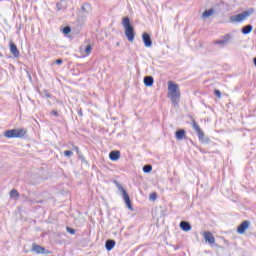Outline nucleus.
<instances>
[{"instance_id": "obj_1", "label": "nucleus", "mask_w": 256, "mask_h": 256, "mask_svg": "<svg viewBox=\"0 0 256 256\" xmlns=\"http://www.w3.org/2000/svg\"><path fill=\"white\" fill-rule=\"evenodd\" d=\"M168 97L174 107L179 105V101L181 100V90H179V85L173 82L168 83Z\"/></svg>"}, {"instance_id": "obj_2", "label": "nucleus", "mask_w": 256, "mask_h": 256, "mask_svg": "<svg viewBox=\"0 0 256 256\" xmlns=\"http://www.w3.org/2000/svg\"><path fill=\"white\" fill-rule=\"evenodd\" d=\"M122 25L125 29V36L127 37L128 41L133 43V41H135V28H133V25H131V19H129V17H124L122 19Z\"/></svg>"}, {"instance_id": "obj_3", "label": "nucleus", "mask_w": 256, "mask_h": 256, "mask_svg": "<svg viewBox=\"0 0 256 256\" xmlns=\"http://www.w3.org/2000/svg\"><path fill=\"white\" fill-rule=\"evenodd\" d=\"M255 13V9L249 8L246 11H243L240 14L230 16V23H242L245 19L251 17Z\"/></svg>"}, {"instance_id": "obj_4", "label": "nucleus", "mask_w": 256, "mask_h": 256, "mask_svg": "<svg viewBox=\"0 0 256 256\" xmlns=\"http://www.w3.org/2000/svg\"><path fill=\"white\" fill-rule=\"evenodd\" d=\"M25 135H27V130L23 128L6 130L4 132V137H6V139H21L22 137H25Z\"/></svg>"}, {"instance_id": "obj_5", "label": "nucleus", "mask_w": 256, "mask_h": 256, "mask_svg": "<svg viewBox=\"0 0 256 256\" xmlns=\"http://www.w3.org/2000/svg\"><path fill=\"white\" fill-rule=\"evenodd\" d=\"M192 127L194 131H196L199 141H201V143H205V132L201 130V127H199V124L197 123V121L192 120Z\"/></svg>"}, {"instance_id": "obj_6", "label": "nucleus", "mask_w": 256, "mask_h": 256, "mask_svg": "<svg viewBox=\"0 0 256 256\" xmlns=\"http://www.w3.org/2000/svg\"><path fill=\"white\" fill-rule=\"evenodd\" d=\"M31 251H33L37 255H49V253H51L49 250L45 249V247L35 243L32 244Z\"/></svg>"}, {"instance_id": "obj_7", "label": "nucleus", "mask_w": 256, "mask_h": 256, "mask_svg": "<svg viewBox=\"0 0 256 256\" xmlns=\"http://www.w3.org/2000/svg\"><path fill=\"white\" fill-rule=\"evenodd\" d=\"M232 39H233V36H231V34H226L223 36V39L214 41V44L225 47V45H229V41H231Z\"/></svg>"}, {"instance_id": "obj_8", "label": "nucleus", "mask_w": 256, "mask_h": 256, "mask_svg": "<svg viewBox=\"0 0 256 256\" xmlns=\"http://www.w3.org/2000/svg\"><path fill=\"white\" fill-rule=\"evenodd\" d=\"M249 225H251V222L249 220H244L238 227H237V232L240 235H243L247 229H249Z\"/></svg>"}, {"instance_id": "obj_9", "label": "nucleus", "mask_w": 256, "mask_h": 256, "mask_svg": "<svg viewBox=\"0 0 256 256\" xmlns=\"http://www.w3.org/2000/svg\"><path fill=\"white\" fill-rule=\"evenodd\" d=\"M142 41L145 47H153V40H151V35H149V33L144 32L142 34Z\"/></svg>"}, {"instance_id": "obj_10", "label": "nucleus", "mask_w": 256, "mask_h": 256, "mask_svg": "<svg viewBox=\"0 0 256 256\" xmlns=\"http://www.w3.org/2000/svg\"><path fill=\"white\" fill-rule=\"evenodd\" d=\"M91 11H92L91 4H89V3H84V4L81 6L80 14H81L83 17H87V15H89V13H91Z\"/></svg>"}, {"instance_id": "obj_11", "label": "nucleus", "mask_w": 256, "mask_h": 256, "mask_svg": "<svg viewBox=\"0 0 256 256\" xmlns=\"http://www.w3.org/2000/svg\"><path fill=\"white\" fill-rule=\"evenodd\" d=\"M204 239H205L206 243H209L210 245H213V243H215V237L209 231L204 232Z\"/></svg>"}, {"instance_id": "obj_12", "label": "nucleus", "mask_w": 256, "mask_h": 256, "mask_svg": "<svg viewBox=\"0 0 256 256\" xmlns=\"http://www.w3.org/2000/svg\"><path fill=\"white\" fill-rule=\"evenodd\" d=\"M120 157H121V152H119V150L111 151L109 153V158L111 161H119Z\"/></svg>"}, {"instance_id": "obj_13", "label": "nucleus", "mask_w": 256, "mask_h": 256, "mask_svg": "<svg viewBox=\"0 0 256 256\" xmlns=\"http://www.w3.org/2000/svg\"><path fill=\"white\" fill-rule=\"evenodd\" d=\"M10 53H12L14 57H19L20 55L19 49H17V45H15L13 42H10Z\"/></svg>"}, {"instance_id": "obj_14", "label": "nucleus", "mask_w": 256, "mask_h": 256, "mask_svg": "<svg viewBox=\"0 0 256 256\" xmlns=\"http://www.w3.org/2000/svg\"><path fill=\"white\" fill-rule=\"evenodd\" d=\"M153 83H155V80L152 76H145L144 77V85L146 87H153Z\"/></svg>"}, {"instance_id": "obj_15", "label": "nucleus", "mask_w": 256, "mask_h": 256, "mask_svg": "<svg viewBox=\"0 0 256 256\" xmlns=\"http://www.w3.org/2000/svg\"><path fill=\"white\" fill-rule=\"evenodd\" d=\"M175 135L178 141H183V139H185L186 132L184 129H179L176 131Z\"/></svg>"}, {"instance_id": "obj_16", "label": "nucleus", "mask_w": 256, "mask_h": 256, "mask_svg": "<svg viewBox=\"0 0 256 256\" xmlns=\"http://www.w3.org/2000/svg\"><path fill=\"white\" fill-rule=\"evenodd\" d=\"M180 229H182V231H191V224L187 221H181L180 222Z\"/></svg>"}, {"instance_id": "obj_17", "label": "nucleus", "mask_w": 256, "mask_h": 256, "mask_svg": "<svg viewBox=\"0 0 256 256\" xmlns=\"http://www.w3.org/2000/svg\"><path fill=\"white\" fill-rule=\"evenodd\" d=\"M123 199L125 201L126 207H128L130 211H133V205L131 204V198L129 197V194H125V196H123Z\"/></svg>"}, {"instance_id": "obj_18", "label": "nucleus", "mask_w": 256, "mask_h": 256, "mask_svg": "<svg viewBox=\"0 0 256 256\" xmlns=\"http://www.w3.org/2000/svg\"><path fill=\"white\" fill-rule=\"evenodd\" d=\"M213 13H215V9H213V8L205 10L202 13V19H207V18L211 17V15H213Z\"/></svg>"}, {"instance_id": "obj_19", "label": "nucleus", "mask_w": 256, "mask_h": 256, "mask_svg": "<svg viewBox=\"0 0 256 256\" xmlns=\"http://www.w3.org/2000/svg\"><path fill=\"white\" fill-rule=\"evenodd\" d=\"M243 35H249V33H251V31H253V26L251 24H248L244 27H242L241 29Z\"/></svg>"}, {"instance_id": "obj_20", "label": "nucleus", "mask_w": 256, "mask_h": 256, "mask_svg": "<svg viewBox=\"0 0 256 256\" xmlns=\"http://www.w3.org/2000/svg\"><path fill=\"white\" fill-rule=\"evenodd\" d=\"M105 247L108 251H112V249L115 247V240H107L105 243Z\"/></svg>"}, {"instance_id": "obj_21", "label": "nucleus", "mask_w": 256, "mask_h": 256, "mask_svg": "<svg viewBox=\"0 0 256 256\" xmlns=\"http://www.w3.org/2000/svg\"><path fill=\"white\" fill-rule=\"evenodd\" d=\"M114 183H115L116 187L118 188V190L120 192H122V197H125V195H128L127 191L125 190V188H123V186L119 182L114 181Z\"/></svg>"}, {"instance_id": "obj_22", "label": "nucleus", "mask_w": 256, "mask_h": 256, "mask_svg": "<svg viewBox=\"0 0 256 256\" xmlns=\"http://www.w3.org/2000/svg\"><path fill=\"white\" fill-rule=\"evenodd\" d=\"M10 197L11 199H17L19 197V192L16 189H12L10 191Z\"/></svg>"}, {"instance_id": "obj_23", "label": "nucleus", "mask_w": 256, "mask_h": 256, "mask_svg": "<svg viewBox=\"0 0 256 256\" xmlns=\"http://www.w3.org/2000/svg\"><path fill=\"white\" fill-rule=\"evenodd\" d=\"M151 171H153V166L146 164L143 166V172L144 173H151Z\"/></svg>"}, {"instance_id": "obj_24", "label": "nucleus", "mask_w": 256, "mask_h": 256, "mask_svg": "<svg viewBox=\"0 0 256 256\" xmlns=\"http://www.w3.org/2000/svg\"><path fill=\"white\" fill-rule=\"evenodd\" d=\"M91 51H93V47L91 46V44H88L85 48L86 55H91Z\"/></svg>"}, {"instance_id": "obj_25", "label": "nucleus", "mask_w": 256, "mask_h": 256, "mask_svg": "<svg viewBox=\"0 0 256 256\" xmlns=\"http://www.w3.org/2000/svg\"><path fill=\"white\" fill-rule=\"evenodd\" d=\"M63 33H64V35H69V33H71V27L65 26L63 28Z\"/></svg>"}, {"instance_id": "obj_26", "label": "nucleus", "mask_w": 256, "mask_h": 256, "mask_svg": "<svg viewBox=\"0 0 256 256\" xmlns=\"http://www.w3.org/2000/svg\"><path fill=\"white\" fill-rule=\"evenodd\" d=\"M150 201H156L157 200V193H151L149 196Z\"/></svg>"}, {"instance_id": "obj_27", "label": "nucleus", "mask_w": 256, "mask_h": 256, "mask_svg": "<svg viewBox=\"0 0 256 256\" xmlns=\"http://www.w3.org/2000/svg\"><path fill=\"white\" fill-rule=\"evenodd\" d=\"M66 231H67V233H70V235H75V229H73L71 227H67Z\"/></svg>"}, {"instance_id": "obj_28", "label": "nucleus", "mask_w": 256, "mask_h": 256, "mask_svg": "<svg viewBox=\"0 0 256 256\" xmlns=\"http://www.w3.org/2000/svg\"><path fill=\"white\" fill-rule=\"evenodd\" d=\"M64 155H65V157H71L73 155V151L66 150V151H64Z\"/></svg>"}, {"instance_id": "obj_29", "label": "nucleus", "mask_w": 256, "mask_h": 256, "mask_svg": "<svg viewBox=\"0 0 256 256\" xmlns=\"http://www.w3.org/2000/svg\"><path fill=\"white\" fill-rule=\"evenodd\" d=\"M74 149L76 150V153L79 155V158L83 159V156L81 155V151H79V147L74 146Z\"/></svg>"}, {"instance_id": "obj_30", "label": "nucleus", "mask_w": 256, "mask_h": 256, "mask_svg": "<svg viewBox=\"0 0 256 256\" xmlns=\"http://www.w3.org/2000/svg\"><path fill=\"white\" fill-rule=\"evenodd\" d=\"M214 94L216 95V97H218V99H221V91L220 90L214 91Z\"/></svg>"}, {"instance_id": "obj_31", "label": "nucleus", "mask_w": 256, "mask_h": 256, "mask_svg": "<svg viewBox=\"0 0 256 256\" xmlns=\"http://www.w3.org/2000/svg\"><path fill=\"white\" fill-rule=\"evenodd\" d=\"M62 64H63V59L56 60V65H62Z\"/></svg>"}, {"instance_id": "obj_32", "label": "nucleus", "mask_w": 256, "mask_h": 256, "mask_svg": "<svg viewBox=\"0 0 256 256\" xmlns=\"http://www.w3.org/2000/svg\"><path fill=\"white\" fill-rule=\"evenodd\" d=\"M51 114L54 115L55 117H59V113L57 112V110H53Z\"/></svg>"}, {"instance_id": "obj_33", "label": "nucleus", "mask_w": 256, "mask_h": 256, "mask_svg": "<svg viewBox=\"0 0 256 256\" xmlns=\"http://www.w3.org/2000/svg\"><path fill=\"white\" fill-rule=\"evenodd\" d=\"M78 115H80V117H83V110L80 109V110L78 111Z\"/></svg>"}, {"instance_id": "obj_34", "label": "nucleus", "mask_w": 256, "mask_h": 256, "mask_svg": "<svg viewBox=\"0 0 256 256\" xmlns=\"http://www.w3.org/2000/svg\"><path fill=\"white\" fill-rule=\"evenodd\" d=\"M46 97H48L49 99H51V94L46 93Z\"/></svg>"}, {"instance_id": "obj_35", "label": "nucleus", "mask_w": 256, "mask_h": 256, "mask_svg": "<svg viewBox=\"0 0 256 256\" xmlns=\"http://www.w3.org/2000/svg\"><path fill=\"white\" fill-rule=\"evenodd\" d=\"M28 201H29L30 203H35V201H33V200H31V199H28Z\"/></svg>"}, {"instance_id": "obj_36", "label": "nucleus", "mask_w": 256, "mask_h": 256, "mask_svg": "<svg viewBox=\"0 0 256 256\" xmlns=\"http://www.w3.org/2000/svg\"><path fill=\"white\" fill-rule=\"evenodd\" d=\"M36 203H43V200H40V201H36Z\"/></svg>"}, {"instance_id": "obj_37", "label": "nucleus", "mask_w": 256, "mask_h": 256, "mask_svg": "<svg viewBox=\"0 0 256 256\" xmlns=\"http://www.w3.org/2000/svg\"><path fill=\"white\" fill-rule=\"evenodd\" d=\"M117 47H119V42L116 43Z\"/></svg>"}]
</instances>
